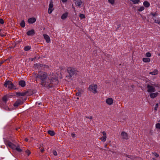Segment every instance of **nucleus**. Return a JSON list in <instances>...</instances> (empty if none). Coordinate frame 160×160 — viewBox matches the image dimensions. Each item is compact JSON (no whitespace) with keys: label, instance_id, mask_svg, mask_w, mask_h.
Segmentation results:
<instances>
[{"label":"nucleus","instance_id":"1","mask_svg":"<svg viewBox=\"0 0 160 160\" xmlns=\"http://www.w3.org/2000/svg\"><path fill=\"white\" fill-rule=\"evenodd\" d=\"M36 78L41 80L42 85L46 87L51 88L56 85L58 82L56 78H50L48 77L47 73L42 71H39L36 73Z\"/></svg>","mask_w":160,"mask_h":160},{"label":"nucleus","instance_id":"2","mask_svg":"<svg viewBox=\"0 0 160 160\" xmlns=\"http://www.w3.org/2000/svg\"><path fill=\"white\" fill-rule=\"evenodd\" d=\"M67 72L68 75H67L66 77L68 78H70L73 75L77 74V72H78V71L75 68L69 67L68 68Z\"/></svg>","mask_w":160,"mask_h":160},{"label":"nucleus","instance_id":"3","mask_svg":"<svg viewBox=\"0 0 160 160\" xmlns=\"http://www.w3.org/2000/svg\"><path fill=\"white\" fill-rule=\"evenodd\" d=\"M97 85L96 84H92L89 85L88 88L89 90L95 94L97 92Z\"/></svg>","mask_w":160,"mask_h":160},{"label":"nucleus","instance_id":"4","mask_svg":"<svg viewBox=\"0 0 160 160\" xmlns=\"http://www.w3.org/2000/svg\"><path fill=\"white\" fill-rule=\"evenodd\" d=\"M4 86L6 87H8L9 89L11 90L13 88L14 85L11 81H7L5 82Z\"/></svg>","mask_w":160,"mask_h":160},{"label":"nucleus","instance_id":"5","mask_svg":"<svg viewBox=\"0 0 160 160\" xmlns=\"http://www.w3.org/2000/svg\"><path fill=\"white\" fill-rule=\"evenodd\" d=\"M6 145L8 147L12 148V149H15L16 145L11 142L8 140L4 141Z\"/></svg>","mask_w":160,"mask_h":160},{"label":"nucleus","instance_id":"6","mask_svg":"<svg viewBox=\"0 0 160 160\" xmlns=\"http://www.w3.org/2000/svg\"><path fill=\"white\" fill-rule=\"evenodd\" d=\"M147 88H148L147 92H153L156 91V89L153 86L150 85H148L147 86Z\"/></svg>","mask_w":160,"mask_h":160},{"label":"nucleus","instance_id":"7","mask_svg":"<svg viewBox=\"0 0 160 160\" xmlns=\"http://www.w3.org/2000/svg\"><path fill=\"white\" fill-rule=\"evenodd\" d=\"M53 2L52 1H51L50 2V3L49 6V8L48 9V13L49 14H51L54 9V8H53Z\"/></svg>","mask_w":160,"mask_h":160},{"label":"nucleus","instance_id":"8","mask_svg":"<svg viewBox=\"0 0 160 160\" xmlns=\"http://www.w3.org/2000/svg\"><path fill=\"white\" fill-rule=\"evenodd\" d=\"M121 138L123 140H127L128 138V134L124 131L121 132Z\"/></svg>","mask_w":160,"mask_h":160},{"label":"nucleus","instance_id":"9","mask_svg":"<svg viewBox=\"0 0 160 160\" xmlns=\"http://www.w3.org/2000/svg\"><path fill=\"white\" fill-rule=\"evenodd\" d=\"M106 102L108 104L111 105L113 103V100L112 98H108L106 100Z\"/></svg>","mask_w":160,"mask_h":160},{"label":"nucleus","instance_id":"10","mask_svg":"<svg viewBox=\"0 0 160 160\" xmlns=\"http://www.w3.org/2000/svg\"><path fill=\"white\" fill-rule=\"evenodd\" d=\"M1 106L2 108H3L6 110H10V109L7 106V103L6 104H5V103H3V102H2L1 104Z\"/></svg>","mask_w":160,"mask_h":160},{"label":"nucleus","instance_id":"11","mask_svg":"<svg viewBox=\"0 0 160 160\" xmlns=\"http://www.w3.org/2000/svg\"><path fill=\"white\" fill-rule=\"evenodd\" d=\"M35 34V32L33 29H32L28 31L27 32V35L28 36H32Z\"/></svg>","mask_w":160,"mask_h":160},{"label":"nucleus","instance_id":"12","mask_svg":"<svg viewBox=\"0 0 160 160\" xmlns=\"http://www.w3.org/2000/svg\"><path fill=\"white\" fill-rule=\"evenodd\" d=\"M159 93L158 92H156L154 93H151L150 94V97L152 98H154L156 97L158 95Z\"/></svg>","mask_w":160,"mask_h":160},{"label":"nucleus","instance_id":"13","mask_svg":"<svg viewBox=\"0 0 160 160\" xmlns=\"http://www.w3.org/2000/svg\"><path fill=\"white\" fill-rule=\"evenodd\" d=\"M75 2L76 5L78 7H79L82 3L81 0H73Z\"/></svg>","mask_w":160,"mask_h":160},{"label":"nucleus","instance_id":"14","mask_svg":"<svg viewBox=\"0 0 160 160\" xmlns=\"http://www.w3.org/2000/svg\"><path fill=\"white\" fill-rule=\"evenodd\" d=\"M68 12H66L65 13L63 14L61 16V18L62 20H65L68 17Z\"/></svg>","mask_w":160,"mask_h":160},{"label":"nucleus","instance_id":"15","mask_svg":"<svg viewBox=\"0 0 160 160\" xmlns=\"http://www.w3.org/2000/svg\"><path fill=\"white\" fill-rule=\"evenodd\" d=\"M36 19L35 18H30L28 20V22L29 23H33L35 22Z\"/></svg>","mask_w":160,"mask_h":160},{"label":"nucleus","instance_id":"16","mask_svg":"<svg viewBox=\"0 0 160 160\" xmlns=\"http://www.w3.org/2000/svg\"><path fill=\"white\" fill-rule=\"evenodd\" d=\"M43 36L47 42L48 43L50 42V39L49 36L48 35L45 34H44Z\"/></svg>","mask_w":160,"mask_h":160},{"label":"nucleus","instance_id":"17","mask_svg":"<svg viewBox=\"0 0 160 160\" xmlns=\"http://www.w3.org/2000/svg\"><path fill=\"white\" fill-rule=\"evenodd\" d=\"M22 101L20 100H18L13 104L14 107L19 106L21 103Z\"/></svg>","mask_w":160,"mask_h":160},{"label":"nucleus","instance_id":"18","mask_svg":"<svg viewBox=\"0 0 160 160\" xmlns=\"http://www.w3.org/2000/svg\"><path fill=\"white\" fill-rule=\"evenodd\" d=\"M158 71L157 69H154L153 71L149 72V74L152 75H157L158 74Z\"/></svg>","mask_w":160,"mask_h":160},{"label":"nucleus","instance_id":"19","mask_svg":"<svg viewBox=\"0 0 160 160\" xmlns=\"http://www.w3.org/2000/svg\"><path fill=\"white\" fill-rule=\"evenodd\" d=\"M19 84L22 87H24L25 86V82L24 81L21 80L19 82Z\"/></svg>","mask_w":160,"mask_h":160},{"label":"nucleus","instance_id":"20","mask_svg":"<svg viewBox=\"0 0 160 160\" xmlns=\"http://www.w3.org/2000/svg\"><path fill=\"white\" fill-rule=\"evenodd\" d=\"M8 99V98L7 96H4L2 98V102H3V103L6 104Z\"/></svg>","mask_w":160,"mask_h":160},{"label":"nucleus","instance_id":"21","mask_svg":"<svg viewBox=\"0 0 160 160\" xmlns=\"http://www.w3.org/2000/svg\"><path fill=\"white\" fill-rule=\"evenodd\" d=\"M143 5L146 8H148L150 5L149 3L147 1H145L144 2H143Z\"/></svg>","mask_w":160,"mask_h":160},{"label":"nucleus","instance_id":"22","mask_svg":"<svg viewBox=\"0 0 160 160\" xmlns=\"http://www.w3.org/2000/svg\"><path fill=\"white\" fill-rule=\"evenodd\" d=\"M124 156L126 158V160H129L130 159L131 160H132V157L130 155H129L127 154H124Z\"/></svg>","mask_w":160,"mask_h":160},{"label":"nucleus","instance_id":"23","mask_svg":"<svg viewBox=\"0 0 160 160\" xmlns=\"http://www.w3.org/2000/svg\"><path fill=\"white\" fill-rule=\"evenodd\" d=\"M143 62H149L150 61V59L149 58H143L142 59Z\"/></svg>","mask_w":160,"mask_h":160},{"label":"nucleus","instance_id":"24","mask_svg":"<svg viewBox=\"0 0 160 160\" xmlns=\"http://www.w3.org/2000/svg\"><path fill=\"white\" fill-rule=\"evenodd\" d=\"M48 134L51 136H53L55 135V132L53 131L49 130L48 131Z\"/></svg>","mask_w":160,"mask_h":160},{"label":"nucleus","instance_id":"25","mask_svg":"<svg viewBox=\"0 0 160 160\" xmlns=\"http://www.w3.org/2000/svg\"><path fill=\"white\" fill-rule=\"evenodd\" d=\"M42 65L39 63H36L34 65V67L37 68H39L40 67H41L42 66Z\"/></svg>","mask_w":160,"mask_h":160},{"label":"nucleus","instance_id":"26","mask_svg":"<svg viewBox=\"0 0 160 160\" xmlns=\"http://www.w3.org/2000/svg\"><path fill=\"white\" fill-rule=\"evenodd\" d=\"M134 4H138L140 2V0H130Z\"/></svg>","mask_w":160,"mask_h":160},{"label":"nucleus","instance_id":"27","mask_svg":"<svg viewBox=\"0 0 160 160\" xmlns=\"http://www.w3.org/2000/svg\"><path fill=\"white\" fill-rule=\"evenodd\" d=\"M20 25L22 28H24L25 27V24L24 20L22 21L20 23Z\"/></svg>","mask_w":160,"mask_h":160},{"label":"nucleus","instance_id":"28","mask_svg":"<svg viewBox=\"0 0 160 160\" xmlns=\"http://www.w3.org/2000/svg\"><path fill=\"white\" fill-rule=\"evenodd\" d=\"M31 48V47L30 46H26L24 47V50L25 51H28L30 50Z\"/></svg>","mask_w":160,"mask_h":160},{"label":"nucleus","instance_id":"29","mask_svg":"<svg viewBox=\"0 0 160 160\" xmlns=\"http://www.w3.org/2000/svg\"><path fill=\"white\" fill-rule=\"evenodd\" d=\"M15 149L18 152H21L22 151V149L20 148V147L19 146H18L17 147H16V148Z\"/></svg>","mask_w":160,"mask_h":160},{"label":"nucleus","instance_id":"30","mask_svg":"<svg viewBox=\"0 0 160 160\" xmlns=\"http://www.w3.org/2000/svg\"><path fill=\"white\" fill-rule=\"evenodd\" d=\"M145 9V8L143 6H141L139 8L138 10V11L139 12H142Z\"/></svg>","mask_w":160,"mask_h":160},{"label":"nucleus","instance_id":"31","mask_svg":"<svg viewBox=\"0 0 160 160\" xmlns=\"http://www.w3.org/2000/svg\"><path fill=\"white\" fill-rule=\"evenodd\" d=\"M107 137L103 136L101 138H100L99 139L103 142H105L106 140Z\"/></svg>","mask_w":160,"mask_h":160},{"label":"nucleus","instance_id":"32","mask_svg":"<svg viewBox=\"0 0 160 160\" xmlns=\"http://www.w3.org/2000/svg\"><path fill=\"white\" fill-rule=\"evenodd\" d=\"M17 95L19 96H23L26 95V93L25 92H19L18 93Z\"/></svg>","mask_w":160,"mask_h":160},{"label":"nucleus","instance_id":"33","mask_svg":"<svg viewBox=\"0 0 160 160\" xmlns=\"http://www.w3.org/2000/svg\"><path fill=\"white\" fill-rule=\"evenodd\" d=\"M79 17L81 19L85 18V15L82 14H81L79 15Z\"/></svg>","mask_w":160,"mask_h":160},{"label":"nucleus","instance_id":"34","mask_svg":"<svg viewBox=\"0 0 160 160\" xmlns=\"http://www.w3.org/2000/svg\"><path fill=\"white\" fill-rule=\"evenodd\" d=\"M156 128L157 129H160V123H157L156 124Z\"/></svg>","mask_w":160,"mask_h":160},{"label":"nucleus","instance_id":"35","mask_svg":"<svg viewBox=\"0 0 160 160\" xmlns=\"http://www.w3.org/2000/svg\"><path fill=\"white\" fill-rule=\"evenodd\" d=\"M108 1L112 5H113L114 3V0H108Z\"/></svg>","mask_w":160,"mask_h":160},{"label":"nucleus","instance_id":"36","mask_svg":"<svg viewBox=\"0 0 160 160\" xmlns=\"http://www.w3.org/2000/svg\"><path fill=\"white\" fill-rule=\"evenodd\" d=\"M146 56L148 57H150L151 56V54L149 52H147L146 54Z\"/></svg>","mask_w":160,"mask_h":160},{"label":"nucleus","instance_id":"37","mask_svg":"<svg viewBox=\"0 0 160 160\" xmlns=\"http://www.w3.org/2000/svg\"><path fill=\"white\" fill-rule=\"evenodd\" d=\"M25 152L28 156H29L31 153L30 151L29 150H26Z\"/></svg>","mask_w":160,"mask_h":160},{"label":"nucleus","instance_id":"38","mask_svg":"<svg viewBox=\"0 0 160 160\" xmlns=\"http://www.w3.org/2000/svg\"><path fill=\"white\" fill-rule=\"evenodd\" d=\"M4 23V20L0 18V23L2 24Z\"/></svg>","mask_w":160,"mask_h":160},{"label":"nucleus","instance_id":"39","mask_svg":"<svg viewBox=\"0 0 160 160\" xmlns=\"http://www.w3.org/2000/svg\"><path fill=\"white\" fill-rule=\"evenodd\" d=\"M53 153L54 156H56L57 155V152L55 150H53Z\"/></svg>","mask_w":160,"mask_h":160},{"label":"nucleus","instance_id":"40","mask_svg":"<svg viewBox=\"0 0 160 160\" xmlns=\"http://www.w3.org/2000/svg\"><path fill=\"white\" fill-rule=\"evenodd\" d=\"M158 107V103H157L155 105V106L154 108V110L155 111H157V108Z\"/></svg>","mask_w":160,"mask_h":160},{"label":"nucleus","instance_id":"41","mask_svg":"<svg viewBox=\"0 0 160 160\" xmlns=\"http://www.w3.org/2000/svg\"><path fill=\"white\" fill-rule=\"evenodd\" d=\"M102 133L103 135V136L105 137H107V135L106 132L105 131H103L102 132Z\"/></svg>","mask_w":160,"mask_h":160},{"label":"nucleus","instance_id":"42","mask_svg":"<svg viewBox=\"0 0 160 160\" xmlns=\"http://www.w3.org/2000/svg\"><path fill=\"white\" fill-rule=\"evenodd\" d=\"M154 22L155 23H158V24H159L160 25V21H158V20H155L154 21Z\"/></svg>","mask_w":160,"mask_h":160},{"label":"nucleus","instance_id":"43","mask_svg":"<svg viewBox=\"0 0 160 160\" xmlns=\"http://www.w3.org/2000/svg\"><path fill=\"white\" fill-rule=\"evenodd\" d=\"M81 92H77L76 93V95L78 96H79L80 94H81Z\"/></svg>","mask_w":160,"mask_h":160},{"label":"nucleus","instance_id":"44","mask_svg":"<svg viewBox=\"0 0 160 160\" xmlns=\"http://www.w3.org/2000/svg\"><path fill=\"white\" fill-rule=\"evenodd\" d=\"M151 14L153 16H155L156 15V13H151Z\"/></svg>","mask_w":160,"mask_h":160},{"label":"nucleus","instance_id":"45","mask_svg":"<svg viewBox=\"0 0 160 160\" xmlns=\"http://www.w3.org/2000/svg\"><path fill=\"white\" fill-rule=\"evenodd\" d=\"M154 154L156 157H159V155L157 153L155 152Z\"/></svg>","mask_w":160,"mask_h":160},{"label":"nucleus","instance_id":"46","mask_svg":"<svg viewBox=\"0 0 160 160\" xmlns=\"http://www.w3.org/2000/svg\"><path fill=\"white\" fill-rule=\"evenodd\" d=\"M86 118H89V119H92V116H90V117L86 116Z\"/></svg>","mask_w":160,"mask_h":160},{"label":"nucleus","instance_id":"47","mask_svg":"<svg viewBox=\"0 0 160 160\" xmlns=\"http://www.w3.org/2000/svg\"><path fill=\"white\" fill-rule=\"evenodd\" d=\"M71 135L72 136V137H75V134L73 133H72L71 134Z\"/></svg>","mask_w":160,"mask_h":160},{"label":"nucleus","instance_id":"48","mask_svg":"<svg viewBox=\"0 0 160 160\" xmlns=\"http://www.w3.org/2000/svg\"><path fill=\"white\" fill-rule=\"evenodd\" d=\"M0 36L2 37H4L6 36L5 35H4L2 33H0Z\"/></svg>","mask_w":160,"mask_h":160},{"label":"nucleus","instance_id":"49","mask_svg":"<svg viewBox=\"0 0 160 160\" xmlns=\"http://www.w3.org/2000/svg\"><path fill=\"white\" fill-rule=\"evenodd\" d=\"M120 26H121V25H120V24H119V25H118V26H117V28H116V29H117V30H118V28H119L120 27Z\"/></svg>","mask_w":160,"mask_h":160},{"label":"nucleus","instance_id":"50","mask_svg":"<svg viewBox=\"0 0 160 160\" xmlns=\"http://www.w3.org/2000/svg\"><path fill=\"white\" fill-rule=\"evenodd\" d=\"M67 0H62L63 3H65L67 1Z\"/></svg>","mask_w":160,"mask_h":160},{"label":"nucleus","instance_id":"51","mask_svg":"<svg viewBox=\"0 0 160 160\" xmlns=\"http://www.w3.org/2000/svg\"><path fill=\"white\" fill-rule=\"evenodd\" d=\"M28 139L27 138H26L25 139V141L26 142L28 141Z\"/></svg>","mask_w":160,"mask_h":160},{"label":"nucleus","instance_id":"52","mask_svg":"<svg viewBox=\"0 0 160 160\" xmlns=\"http://www.w3.org/2000/svg\"><path fill=\"white\" fill-rule=\"evenodd\" d=\"M44 151V150L43 149H41V152H43Z\"/></svg>","mask_w":160,"mask_h":160},{"label":"nucleus","instance_id":"53","mask_svg":"<svg viewBox=\"0 0 160 160\" xmlns=\"http://www.w3.org/2000/svg\"><path fill=\"white\" fill-rule=\"evenodd\" d=\"M34 60V58H32L31 59V61H33Z\"/></svg>","mask_w":160,"mask_h":160},{"label":"nucleus","instance_id":"54","mask_svg":"<svg viewBox=\"0 0 160 160\" xmlns=\"http://www.w3.org/2000/svg\"><path fill=\"white\" fill-rule=\"evenodd\" d=\"M107 144H106L105 146H104V147L105 148H107Z\"/></svg>","mask_w":160,"mask_h":160},{"label":"nucleus","instance_id":"55","mask_svg":"<svg viewBox=\"0 0 160 160\" xmlns=\"http://www.w3.org/2000/svg\"><path fill=\"white\" fill-rule=\"evenodd\" d=\"M19 129V128H16V130H18V129Z\"/></svg>","mask_w":160,"mask_h":160},{"label":"nucleus","instance_id":"56","mask_svg":"<svg viewBox=\"0 0 160 160\" xmlns=\"http://www.w3.org/2000/svg\"><path fill=\"white\" fill-rule=\"evenodd\" d=\"M152 160H156V159H155V158H152Z\"/></svg>","mask_w":160,"mask_h":160},{"label":"nucleus","instance_id":"57","mask_svg":"<svg viewBox=\"0 0 160 160\" xmlns=\"http://www.w3.org/2000/svg\"><path fill=\"white\" fill-rule=\"evenodd\" d=\"M158 55L160 56V53L158 54Z\"/></svg>","mask_w":160,"mask_h":160},{"label":"nucleus","instance_id":"58","mask_svg":"<svg viewBox=\"0 0 160 160\" xmlns=\"http://www.w3.org/2000/svg\"><path fill=\"white\" fill-rule=\"evenodd\" d=\"M2 31V29H0V32Z\"/></svg>","mask_w":160,"mask_h":160},{"label":"nucleus","instance_id":"59","mask_svg":"<svg viewBox=\"0 0 160 160\" xmlns=\"http://www.w3.org/2000/svg\"><path fill=\"white\" fill-rule=\"evenodd\" d=\"M77 98V99H79V98L78 97Z\"/></svg>","mask_w":160,"mask_h":160},{"label":"nucleus","instance_id":"60","mask_svg":"<svg viewBox=\"0 0 160 160\" xmlns=\"http://www.w3.org/2000/svg\"><path fill=\"white\" fill-rule=\"evenodd\" d=\"M3 63V62H1V63Z\"/></svg>","mask_w":160,"mask_h":160},{"label":"nucleus","instance_id":"61","mask_svg":"<svg viewBox=\"0 0 160 160\" xmlns=\"http://www.w3.org/2000/svg\"><path fill=\"white\" fill-rule=\"evenodd\" d=\"M3 63V62H1V63Z\"/></svg>","mask_w":160,"mask_h":160}]
</instances>
